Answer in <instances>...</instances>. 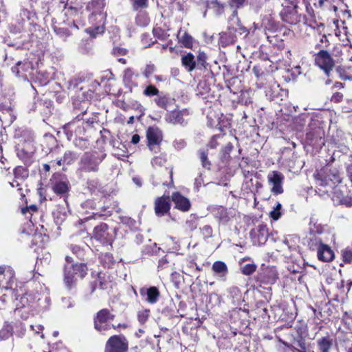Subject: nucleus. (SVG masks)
<instances>
[{
	"mask_svg": "<svg viewBox=\"0 0 352 352\" xmlns=\"http://www.w3.org/2000/svg\"><path fill=\"white\" fill-rule=\"evenodd\" d=\"M316 188L322 195H329L332 189L342 183L340 170L332 164H326L317 169L313 175Z\"/></svg>",
	"mask_w": 352,
	"mask_h": 352,
	"instance_id": "f257e3e1",
	"label": "nucleus"
},
{
	"mask_svg": "<svg viewBox=\"0 0 352 352\" xmlns=\"http://www.w3.org/2000/svg\"><path fill=\"white\" fill-rule=\"evenodd\" d=\"M43 63L38 61L36 66H34L31 62L18 61L16 65L11 69L13 74L19 78L23 80H29L31 79L32 87L36 90L37 88L42 89L44 86V74L42 71Z\"/></svg>",
	"mask_w": 352,
	"mask_h": 352,
	"instance_id": "f03ea898",
	"label": "nucleus"
},
{
	"mask_svg": "<svg viewBox=\"0 0 352 352\" xmlns=\"http://www.w3.org/2000/svg\"><path fill=\"white\" fill-rule=\"evenodd\" d=\"M115 318L116 315L112 313L111 310L108 308H102L98 311L93 317L94 327L100 333H104L111 329L118 331L129 327V324L126 322L111 324Z\"/></svg>",
	"mask_w": 352,
	"mask_h": 352,
	"instance_id": "7ed1b4c3",
	"label": "nucleus"
},
{
	"mask_svg": "<svg viewBox=\"0 0 352 352\" xmlns=\"http://www.w3.org/2000/svg\"><path fill=\"white\" fill-rule=\"evenodd\" d=\"M278 279V273L274 266L262 267L254 276L252 285L254 289H267Z\"/></svg>",
	"mask_w": 352,
	"mask_h": 352,
	"instance_id": "20e7f679",
	"label": "nucleus"
},
{
	"mask_svg": "<svg viewBox=\"0 0 352 352\" xmlns=\"http://www.w3.org/2000/svg\"><path fill=\"white\" fill-rule=\"evenodd\" d=\"M88 267L85 263H72L70 266H64V283L69 289L73 287L76 283V276L83 279L87 275Z\"/></svg>",
	"mask_w": 352,
	"mask_h": 352,
	"instance_id": "39448f33",
	"label": "nucleus"
},
{
	"mask_svg": "<svg viewBox=\"0 0 352 352\" xmlns=\"http://www.w3.org/2000/svg\"><path fill=\"white\" fill-rule=\"evenodd\" d=\"M315 48L318 51L313 54L314 64L322 70L327 76L329 77L335 67V60L331 54L322 48L320 44L316 45Z\"/></svg>",
	"mask_w": 352,
	"mask_h": 352,
	"instance_id": "423d86ee",
	"label": "nucleus"
},
{
	"mask_svg": "<svg viewBox=\"0 0 352 352\" xmlns=\"http://www.w3.org/2000/svg\"><path fill=\"white\" fill-rule=\"evenodd\" d=\"M330 192L332 193L331 200L335 205L344 206L346 208L352 207V191L346 184L341 183Z\"/></svg>",
	"mask_w": 352,
	"mask_h": 352,
	"instance_id": "0eeeda50",
	"label": "nucleus"
},
{
	"mask_svg": "<svg viewBox=\"0 0 352 352\" xmlns=\"http://www.w3.org/2000/svg\"><path fill=\"white\" fill-rule=\"evenodd\" d=\"M103 159L96 151L85 152L80 158L79 169L86 173L98 172Z\"/></svg>",
	"mask_w": 352,
	"mask_h": 352,
	"instance_id": "6e6552de",
	"label": "nucleus"
},
{
	"mask_svg": "<svg viewBox=\"0 0 352 352\" xmlns=\"http://www.w3.org/2000/svg\"><path fill=\"white\" fill-rule=\"evenodd\" d=\"M129 340L122 334L113 335L109 338L104 346V352H128Z\"/></svg>",
	"mask_w": 352,
	"mask_h": 352,
	"instance_id": "1a4fd4ad",
	"label": "nucleus"
},
{
	"mask_svg": "<svg viewBox=\"0 0 352 352\" xmlns=\"http://www.w3.org/2000/svg\"><path fill=\"white\" fill-rule=\"evenodd\" d=\"M91 280L89 283L90 293L93 294L97 289H107L111 283L110 275L104 272H92L91 273Z\"/></svg>",
	"mask_w": 352,
	"mask_h": 352,
	"instance_id": "9d476101",
	"label": "nucleus"
},
{
	"mask_svg": "<svg viewBox=\"0 0 352 352\" xmlns=\"http://www.w3.org/2000/svg\"><path fill=\"white\" fill-rule=\"evenodd\" d=\"M146 138L149 150L157 153L163 140L162 131L156 126H149L146 131Z\"/></svg>",
	"mask_w": 352,
	"mask_h": 352,
	"instance_id": "9b49d317",
	"label": "nucleus"
},
{
	"mask_svg": "<svg viewBox=\"0 0 352 352\" xmlns=\"http://www.w3.org/2000/svg\"><path fill=\"white\" fill-rule=\"evenodd\" d=\"M104 0H90L86 6V10L89 12V20L94 23L96 16L100 17V21L106 19L107 14L104 12Z\"/></svg>",
	"mask_w": 352,
	"mask_h": 352,
	"instance_id": "f8f14e48",
	"label": "nucleus"
},
{
	"mask_svg": "<svg viewBox=\"0 0 352 352\" xmlns=\"http://www.w3.org/2000/svg\"><path fill=\"white\" fill-rule=\"evenodd\" d=\"M305 142L316 149L322 148L325 144L324 131L320 128L311 129L306 133Z\"/></svg>",
	"mask_w": 352,
	"mask_h": 352,
	"instance_id": "ddd939ff",
	"label": "nucleus"
},
{
	"mask_svg": "<svg viewBox=\"0 0 352 352\" xmlns=\"http://www.w3.org/2000/svg\"><path fill=\"white\" fill-rule=\"evenodd\" d=\"M14 120L15 117L12 115L10 100L2 96L0 98V121L2 124L10 125Z\"/></svg>",
	"mask_w": 352,
	"mask_h": 352,
	"instance_id": "4468645a",
	"label": "nucleus"
},
{
	"mask_svg": "<svg viewBox=\"0 0 352 352\" xmlns=\"http://www.w3.org/2000/svg\"><path fill=\"white\" fill-rule=\"evenodd\" d=\"M93 238L103 244H112V234L109 232V226L105 223H100L93 230Z\"/></svg>",
	"mask_w": 352,
	"mask_h": 352,
	"instance_id": "2eb2a0df",
	"label": "nucleus"
},
{
	"mask_svg": "<svg viewBox=\"0 0 352 352\" xmlns=\"http://www.w3.org/2000/svg\"><path fill=\"white\" fill-rule=\"evenodd\" d=\"M250 235L254 244L259 245L265 244L269 236L267 226L263 223H260L255 228L250 230Z\"/></svg>",
	"mask_w": 352,
	"mask_h": 352,
	"instance_id": "dca6fc26",
	"label": "nucleus"
},
{
	"mask_svg": "<svg viewBox=\"0 0 352 352\" xmlns=\"http://www.w3.org/2000/svg\"><path fill=\"white\" fill-rule=\"evenodd\" d=\"M140 294L143 300L150 305L157 303L160 298V292L155 286L142 287L139 289Z\"/></svg>",
	"mask_w": 352,
	"mask_h": 352,
	"instance_id": "f3484780",
	"label": "nucleus"
},
{
	"mask_svg": "<svg viewBox=\"0 0 352 352\" xmlns=\"http://www.w3.org/2000/svg\"><path fill=\"white\" fill-rule=\"evenodd\" d=\"M171 207L169 196L157 197L154 201V210L157 217H164L168 214Z\"/></svg>",
	"mask_w": 352,
	"mask_h": 352,
	"instance_id": "a211bd4d",
	"label": "nucleus"
},
{
	"mask_svg": "<svg viewBox=\"0 0 352 352\" xmlns=\"http://www.w3.org/2000/svg\"><path fill=\"white\" fill-rule=\"evenodd\" d=\"M297 6L285 8L280 12L282 20L291 25H296L302 21V15L297 10Z\"/></svg>",
	"mask_w": 352,
	"mask_h": 352,
	"instance_id": "6ab92c4d",
	"label": "nucleus"
},
{
	"mask_svg": "<svg viewBox=\"0 0 352 352\" xmlns=\"http://www.w3.org/2000/svg\"><path fill=\"white\" fill-rule=\"evenodd\" d=\"M171 201L174 204V208L182 212H188L191 208L190 201L180 192H173L171 195Z\"/></svg>",
	"mask_w": 352,
	"mask_h": 352,
	"instance_id": "aec40b11",
	"label": "nucleus"
},
{
	"mask_svg": "<svg viewBox=\"0 0 352 352\" xmlns=\"http://www.w3.org/2000/svg\"><path fill=\"white\" fill-rule=\"evenodd\" d=\"M47 157L49 162L48 164H45V172L49 171L50 168L56 170L57 167H60L63 164L61 153L58 147L52 149L47 154Z\"/></svg>",
	"mask_w": 352,
	"mask_h": 352,
	"instance_id": "412c9836",
	"label": "nucleus"
},
{
	"mask_svg": "<svg viewBox=\"0 0 352 352\" xmlns=\"http://www.w3.org/2000/svg\"><path fill=\"white\" fill-rule=\"evenodd\" d=\"M269 34L267 33V41L278 49H283L285 47V42L283 39V36L286 34V30L282 32V30H269Z\"/></svg>",
	"mask_w": 352,
	"mask_h": 352,
	"instance_id": "4be33fe9",
	"label": "nucleus"
},
{
	"mask_svg": "<svg viewBox=\"0 0 352 352\" xmlns=\"http://www.w3.org/2000/svg\"><path fill=\"white\" fill-rule=\"evenodd\" d=\"M140 74L135 73L133 69L126 68L124 72L123 82L126 87L129 88L131 91L133 88L138 86V78Z\"/></svg>",
	"mask_w": 352,
	"mask_h": 352,
	"instance_id": "5701e85b",
	"label": "nucleus"
},
{
	"mask_svg": "<svg viewBox=\"0 0 352 352\" xmlns=\"http://www.w3.org/2000/svg\"><path fill=\"white\" fill-rule=\"evenodd\" d=\"M153 101L158 108L167 111L175 103V100L168 93L160 91V94L157 96Z\"/></svg>",
	"mask_w": 352,
	"mask_h": 352,
	"instance_id": "b1692460",
	"label": "nucleus"
},
{
	"mask_svg": "<svg viewBox=\"0 0 352 352\" xmlns=\"http://www.w3.org/2000/svg\"><path fill=\"white\" fill-rule=\"evenodd\" d=\"M188 114L186 109L178 110L174 109L170 111H168L166 114L165 120L167 122L171 124H182L184 122V116Z\"/></svg>",
	"mask_w": 352,
	"mask_h": 352,
	"instance_id": "393cba45",
	"label": "nucleus"
},
{
	"mask_svg": "<svg viewBox=\"0 0 352 352\" xmlns=\"http://www.w3.org/2000/svg\"><path fill=\"white\" fill-rule=\"evenodd\" d=\"M333 338L327 333L316 340L317 352H331L333 346Z\"/></svg>",
	"mask_w": 352,
	"mask_h": 352,
	"instance_id": "a878e982",
	"label": "nucleus"
},
{
	"mask_svg": "<svg viewBox=\"0 0 352 352\" xmlns=\"http://www.w3.org/2000/svg\"><path fill=\"white\" fill-rule=\"evenodd\" d=\"M36 246L34 252L37 253L36 265L42 264V258H39L40 253L43 252L44 248V239L41 233L35 232L32 240V247Z\"/></svg>",
	"mask_w": 352,
	"mask_h": 352,
	"instance_id": "bb28decb",
	"label": "nucleus"
},
{
	"mask_svg": "<svg viewBox=\"0 0 352 352\" xmlns=\"http://www.w3.org/2000/svg\"><path fill=\"white\" fill-rule=\"evenodd\" d=\"M306 243L308 248L311 251H317L324 244L319 235L313 232H310L307 236Z\"/></svg>",
	"mask_w": 352,
	"mask_h": 352,
	"instance_id": "cd10ccee",
	"label": "nucleus"
},
{
	"mask_svg": "<svg viewBox=\"0 0 352 352\" xmlns=\"http://www.w3.org/2000/svg\"><path fill=\"white\" fill-rule=\"evenodd\" d=\"M317 256L321 261L330 262L334 258V253L328 245L324 243L317 250Z\"/></svg>",
	"mask_w": 352,
	"mask_h": 352,
	"instance_id": "c85d7f7f",
	"label": "nucleus"
},
{
	"mask_svg": "<svg viewBox=\"0 0 352 352\" xmlns=\"http://www.w3.org/2000/svg\"><path fill=\"white\" fill-rule=\"evenodd\" d=\"M252 312L254 315V320L257 319L258 320H262L265 321L270 318L268 310L263 302L256 303V307L252 310Z\"/></svg>",
	"mask_w": 352,
	"mask_h": 352,
	"instance_id": "c756f323",
	"label": "nucleus"
},
{
	"mask_svg": "<svg viewBox=\"0 0 352 352\" xmlns=\"http://www.w3.org/2000/svg\"><path fill=\"white\" fill-rule=\"evenodd\" d=\"M182 32V30L180 28L177 34L179 43L182 47L192 49L194 43L193 37L187 31H184L183 34L181 35Z\"/></svg>",
	"mask_w": 352,
	"mask_h": 352,
	"instance_id": "7c9ffc66",
	"label": "nucleus"
},
{
	"mask_svg": "<svg viewBox=\"0 0 352 352\" xmlns=\"http://www.w3.org/2000/svg\"><path fill=\"white\" fill-rule=\"evenodd\" d=\"M250 259V258L249 257H244L239 262L240 271L241 274L245 276L252 275L256 272L257 268L256 265L253 261L249 263H244L245 261H249Z\"/></svg>",
	"mask_w": 352,
	"mask_h": 352,
	"instance_id": "2f4dec72",
	"label": "nucleus"
},
{
	"mask_svg": "<svg viewBox=\"0 0 352 352\" xmlns=\"http://www.w3.org/2000/svg\"><path fill=\"white\" fill-rule=\"evenodd\" d=\"M345 52H349V50L347 48V47L340 43H338L333 47L331 53L330 54L336 63L341 62L343 60Z\"/></svg>",
	"mask_w": 352,
	"mask_h": 352,
	"instance_id": "473e14b6",
	"label": "nucleus"
},
{
	"mask_svg": "<svg viewBox=\"0 0 352 352\" xmlns=\"http://www.w3.org/2000/svg\"><path fill=\"white\" fill-rule=\"evenodd\" d=\"M181 62L182 66L189 72L193 71L196 68V60L195 56L191 53L188 52L186 55H184L181 58Z\"/></svg>",
	"mask_w": 352,
	"mask_h": 352,
	"instance_id": "72a5a7b5",
	"label": "nucleus"
},
{
	"mask_svg": "<svg viewBox=\"0 0 352 352\" xmlns=\"http://www.w3.org/2000/svg\"><path fill=\"white\" fill-rule=\"evenodd\" d=\"M249 314V311L245 309H235L232 310L231 314V318L233 320L234 323L239 322L241 324H245V320Z\"/></svg>",
	"mask_w": 352,
	"mask_h": 352,
	"instance_id": "f704fd0d",
	"label": "nucleus"
},
{
	"mask_svg": "<svg viewBox=\"0 0 352 352\" xmlns=\"http://www.w3.org/2000/svg\"><path fill=\"white\" fill-rule=\"evenodd\" d=\"M98 259L100 263L104 268H112L116 263V261L114 259L113 254L109 252L100 253L99 254Z\"/></svg>",
	"mask_w": 352,
	"mask_h": 352,
	"instance_id": "c9c22d12",
	"label": "nucleus"
},
{
	"mask_svg": "<svg viewBox=\"0 0 352 352\" xmlns=\"http://www.w3.org/2000/svg\"><path fill=\"white\" fill-rule=\"evenodd\" d=\"M212 270L220 277H224L228 273V268L227 265L221 261H217L214 262L212 266Z\"/></svg>",
	"mask_w": 352,
	"mask_h": 352,
	"instance_id": "e433bc0d",
	"label": "nucleus"
},
{
	"mask_svg": "<svg viewBox=\"0 0 352 352\" xmlns=\"http://www.w3.org/2000/svg\"><path fill=\"white\" fill-rule=\"evenodd\" d=\"M234 146L231 142L227 143L221 149L220 152V160L223 163H228L230 160V153L233 151Z\"/></svg>",
	"mask_w": 352,
	"mask_h": 352,
	"instance_id": "4c0bfd02",
	"label": "nucleus"
},
{
	"mask_svg": "<svg viewBox=\"0 0 352 352\" xmlns=\"http://www.w3.org/2000/svg\"><path fill=\"white\" fill-rule=\"evenodd\" d=\"M16 151L18 157L21 159L25 165H29L30 164L32 152L26 151L24 147H21L19 144L16 147Z\"/></svg>",
	"mask_w": 352,
	"mask_h": 352,
	"instance_id": "58836bf2",
	"label": "nucleus"
},
{
	"mask_svg": "<svg viewBox=\"0 0 352 352\" xmlns=\"http://www.w3.org/2000/svg\"><path fill=\"white\" fill-rule=\"evenodd\" d=\"M160 89L153 84L148 83L146 85L142 91V94L146 97V98H153L155 96L157 97V96L160 94Z\"/></svg>",
	"mask_w": 352,
	"mask_h": 352,
	"instance_id": "ea45409f",
	"label": "nucleus"
},
{
	"mask_svg": "<svg viewBox=\"0 0 352 352\" xmlns=\"http://www.w3.org/2000/svg\"><path fill=\"white\" fill-rule=\"evenodd\" d=\"M53 191L56 195H65L69 191L68 184L65 182H58L52 186Z\"/></svg>",
	"mask_w": 352,
	"mask_h": 352,
	"instance_id": "a19ab883",
	"label": "nucleus"
},
{
	"mask_svg": "<svg viewBox=\"0 0 352 352\" xmlns=\"http://www.w3.org/2000/svg\"><path fill=\"white\" fill-rule=\"evenodd\" d=\"M11 292L12 294H14V296H16L14 291L12 290ZM15 300L16 308H30V302L27 294L22 295L20 297V299H18V297H16Z\"/></svg>",
	"mask_w": 352,
	"mask_h": 352,
	"instance_id": "79ce46f5",
	"label": "nucleus"
},
{
	"mask_svg": "<svg viewBox=\"0 0 352 352\" xmlns=\"http://www.w3.org/2000/svg\"><path fill=\"white\" fill-rule=\"evenodd\" d=\"M152 32L155 38L160 41H165L170 36V34H168L166 30L158 26L154 27Z\"/></svg>",
	"mask_w": 352,
	"mask_h": 352,
	"instance_id": "37998d69",
	"label": "nucleus"
},
{
	"mask_svg": "<svg viewBox=\"0 0 352 352\" xmlns=\"http://www.w3.org/2000/svg\"><path fill=\"white\" fill-rule=\"evenodd\" d=\"M199 155L201 162L202 166L207 170H210L212 164L208 157V151L204 149L199 150Z\"/></svg>",
	"mask_w": 352,
	"mask_h": 352,
	"instance_id": "c03bdc74",
	"label": "nucleus"
},
{
	"mask_svg": "<svg viewBox=\"0 0 352 352\" xmlns=\"http://www.w3.org/2000/svg\"><path fill=\"white\" fill-rule=\"evenodd\" d=\"M267 178H268L269 182L271 183L272 184H283V182L284 180L283 175L277 170H274V171L271 172L268 175Z\"/></svg>",
	"mask_w": 352,
	"mask_h": 352,
	"instance_id": "a18cd8bd",
	"label": "nucleus"
},
{
	"mask_svg": "<svg viewBox=\"0 0 352 352\" xmlns=\"http://www.w3.org/2000/svg\"><path fill=\"white\" fill-rule=\"evenodd\" d=\"M12 326L8 322H5L0 330V340H7L12 335Z\"/></svg>",
	"mask_w": 352,
	"mask_h": 352,
	"instance_id": "49530a36",
	"label": "nucleus"
},
{
	"mask_svg": "<svg viewBox=\"0 0 352 352\" xmlns=\"http://www.w3.org/2000/svg\"><path fill=\"white\" fill-rule=\"evenodd\" d=\"M134 11L146 9L148 7V0H129Z\"/></svg>",
	"mask_w": 352,
	"mask_h": 352,
	"instance_id": "de8ad7c7",
	"label": "nucleus"
},
{
	"mask_svg": "<svg viewBox=\"0 0 352 352\" xmlns=\"http://www.w3.org/2000/svg\"><path fill=\"white\" fill-rule=\"evenodd\" d=\"M215 217L223 223L228 222L229 220L227 209L223 206H219L216 209Z\"/></svg>",
	"mask_w": 352,
	"mask_h": 352,
	"instance_id": "09e8293b",
	"label": "nucleus"
},
{
	"mask_svg": "<svg viewBox=\"0 0 352 352\" xmlns=\"http://www.w3.org/2000/svg\"><path fill=\"white\" fill-rule=\"evenodd\" d=\"M302 21H303L304 24L311 28L315 29L319 26L314 14L310 16H302Z\"/></svg>",
	"mask_w": 352,
	"mask_h": 352,
	"instance_id": "8fccbe9b",
	"label": "nucleus"
},
{
	"mask_svg": "<svg viewBox=\"0 0 352 352\" xmlns=\"http://www.w3.org/2000/svg\"><path fill=\"white\" fill-rule=\"evenodd\" d=\"M14 177L16 179L24 180L28 177V171L26 168L19 166L14 170Z\"/></svg>",
	"mask_w": 352,
	"mask_h": 352,
	"instance_id": "3c124183",
	"label": "nucleus"
},
{
	"mask_svg": "<svg viewBox=\"0 0 352 352\" xmlns=\"http://www.w3.org/2000/svg\"><path fill=\"white\" fill-rule=\"evenodd\" d=\"M167 155L165 153H161L152 159L151 163L153 166H163L167 162Z\"/></svg>",
	"mask_w": 352,
	"mask_h": 352,
	"instance_id": "603ef678",
	"label": "nucleus"
},
{
	"mask_svg": "<svg viewBox=\"0 0 352 352\" xmlns=\"http://www.w3.org/2000/svg\"><path fill=\"white\" fill-rule=\"evenodd\" d=\"M104 25L89 27L87 29H86V32L94 38L96 37L98 34H102L104 32Z\"/></svg>",
	"mask_w": 352,
	"mask_h": 352,
	"instance_id": "864d4df0",
	"label": "nucleus"
},
{
	"mask_svg": "<svg viewBox=\"0 0 352 352\" xmlns=\"http://www.w3.org/2000/svg\"><path fill=\"white\" fill-rule=\"evenodd\" d=\"M14 313L16 316L25 320L30 315V308H15Z\"/></svg>",
	"mask_w": 352,
	"mask_h": 352,
	"instance_id": "5fc2aeb1",
	"label": "nucleus"
},
{
	"mask_svg": "<svg viewBox=\"0 0 352 352\" xmlns=\"http://www.w3.org/2000/svg\"><path fill=\"white\" fill-rule=\"evenodd\" d=\"M31 12L28 10L27 9H21L20 14H19V18L17 19L18 22H21V23H23L25 25V23H29L30 19Z\"/></svg>",
	"mask_w": 352,
	"mask_h": 352,
	"instance_id": "6e6d98bb",
	"label": "nucleus"
},
{
	"mask_svg": "<svg viewBox=\"0 0 352 352\" xmlns=\"http://www.w3.org/2000/svg\"><path fill=\"white\" fill-rule=\"evenodd\" d=\"M150 21L149 17L146 13L140 12L135 17V22L138 25L141 26H146Z\"/></svg>",
	"mask_w": 352,
	"mask_h": 352,
	"instance_id": "4d7b16f0",
	"label": "nucleus"
},
{
	"mask_svg": "<svg viewBox=\"0 0 352 352\" xmlns=\"http://www.w3.org/2000/svg\"><path fill=\"white\" fill-rule=\"evenodd\" d=\"M52 28L57 35L60 36H68L70 35V32L67 28L61 27L60 24L56 25L55 23H53Z\"/></svg>",
	"mask_w": 352,
	"mask_h": 352,
	"instance_id": "13d9d810",
	"label": "nucleus"
},
{
	"mask_svg": "<svg viewBox=\"0 0 352 352\" xmlns=\"http://www.w3.org/2000/svg\"><path fill=\"white\" fill-rule=\"evenodd\" d=\"M281 208L282 205L279 202H277L274 210L270 212V218H272L274 221H277L279 219L282 214L280 212Z\"/></svg>",
	"mask_w": 352,
	"mask_h": 352,
	"instance_id": "bf43d9fd",
	"label": "nucleus"
},
{
	"mask_svg": "<svg viewBox=\"0 0 352 352\" xmlns=\"http://www.w3.org/2000/svg\"><path fill=\"white\" fill-rule=\"evenodd\" d=\"M294 329H296L300 338H302V336L306 334L307 332V324L302 321H298V324H296Z\"/></svg>",
	"mask_w": 352,
	"mask_h": 352,
	"instance_id": "052dcab7",
	"label": "nucleus"
},
{
	"mask_svg": "<svg viewBox=\"0 0 352 352\" xmlns=\"http://www.w3.org/2000/svg\"><path fill=\"white\" fill-rule=\"evenodd\" d=\"M156 71V67L153 63L146 65L142 74L146 78H149Z\"/></svg>",
	"mask_w": 352,
	"mask_h": 352,
	"instance_id": "680f3d73",
	"label": "nucleus"
},
{
	"mask_svg": "<svg viewBox=\"0 0 352 352\" xmlns=\"http://www.w3.org/2000/svg\"><path fill=\"white\" fill-rule=\"evenodd\" d=\"M150 310L148 309L142 310L138 314V320L141 324H144L148 319Z\"/></svg>",
	"mask_w": 352,
	"mask_h": 352,
	"instance_id": "e2e57ef3",
	"label": "nucleus"
},
{
	"mask_svg": "<svg viewBox=\"0 0 352 352\" xmlns=\"http://www.w3.org/2000/svg\"><path fill=\"white\" fill-rule=\"evenodd\" d=\"M342 261L346 263H352V250L349 248L342 251Z\"/></svg>",
	"mask_w": 352,
	"mask_h": 352,
	"instance_id": "0e129e2a",
	"label": "nucleus"
},
{
	"mask_svg": "<svg viewBox=\"0 0 352 352\" xmlns=\"http://www.w3.org/2000/svg\"><path fill=\"white\" fill-rule=\"evenodd\" d=\"M76 159V154L70 151L65 152L63 155V163L67 164H71L74 162Z\"/></svg>",
	"mask_w": 352,
	"mask_h": 352,
	"instance_id": "69168bd1",
	"label": "nucleus"
},
{
	"mask_svg": "<svg viewBox=\"0 0 352 352\" xmlns=\"http://www.w3.org/2000/svg\"><path fill=\"white\" fill-rule=\"evenodd\" d=\"M70 250L72 252L75 254L78 258L82 259L84 256V250L77 245H71Z\"/></svg>",
	"mask_w": 352,
	"mask_h": 352,
	"instance_id": "338daca9",
	"label": "nucleus"
},
{
	"mask_svg": "<svg viewBox=\"0 0 352 352\" xmlns=\"http://www.w3.org/2000/svg\"><path fill=\"white\" fill-rule=\"evenodd\" d=\"M296 346L297 348L300 349V351L302 352H310L306 340L302 338H300V339L297 340Z\"/></svg>",
	"mask_w": 352,
	"mask_h": 352,
	"instance_id": "774afa93",
	"label": "nucleus"
}]
</instances>
